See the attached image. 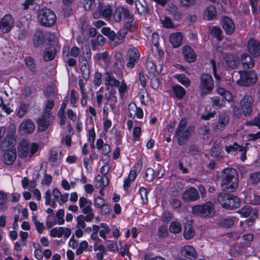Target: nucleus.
<instances>
[{
	"mask_svg": "<svg viewBox=\"0 0 260 260\" xmlns=\"http://www.w3.org/2000/svg\"><path fill=\"white\" fill-rule=\"evenodd\" d=\"M238 186V174L233 168H226L221 172V187L225 192H234Z\"/></svg>",
	"mask_w": 260,
	"mask_h": 260,
	"instance_id": "nucleus-1",
	"label": "nucleus"
},
{
	"mask_svg": "<svg viewBox=\"0 0 260 260\" xmlns=\"http://www.w3.org/2000/svg\"><path fill=\"white\" fill-rule=\"evenodd\" d=\"M187 123L185 119H181L176 129L175 137L179 145L185 144L193 133L194 127L192 125L187 127Z\"/></svg>",
	"mask_w": 260,
	"mask_h": 260,
	"instance_id": "nucleus-2",
	"label": "nucleus"
},
{
	"mask_svg": "<svg viewBox=\"0 0 260 260\" xmlns=\"http://www.w3.org/2000/svg\"><path fill=\"white\" fill-rule=\"evenodd\" d=\"M216 91L218 94L221 96H214L211 98L212 105L217 108H221L225 106L226 102H231L233 100V96L231 93L221 87L218 83H216Z\"/></svg>",
	"mask_w": 260,
	"mask_h": 260,
	"instance_id": "nucleus-3",
	"label": "nucleus"
},
{
	"mask_svg": "<svg viewBox=\"0 0 260 260\" xmlns=\"http://www.w3.org/2000/svg\"><path fill=\"white\" fill-rule=\"evenodd\" d=\"M217 200L222 207L227 209L237 208L240 206V199L231 194L220 193L218 196Z\"/></svg>",
	"mask_w": 260,
	"mask_h": 260,
	"instance_id": "nucleus-4",
	"label": "nucleus"
},
{
	"mask_svg": "<svg viewBox=\"0 0 260 260\" xmlns=\"http://www.w3.org/2000/svg\"><path fill=\"white\" fill-rule=\"evenodd\" d=\"M38 19L42 25L51 27L56 22V17L53 11L49 9L44 8L39 11Z\"/></svg>",
	"mask_w": 260,
	"mask_h": 260,
	"instance_id": "nucleus-5",
	"label": "nucleus"
},
{
	"mask_svg": "<svg viewBox=\"0 0 260 260\" xmlns=\"http://www.w3.org/2000/svg\"><path fill=\"white\" fill-rule=\"evenodd\" d=\"M238 74L240 78L236 82L240 86H251L254 84L257 80V75L253 71H240Z\"/></svg>",
	"mask_w": 260,
	"mask_h": 260,
	"instance_id": "nucleus-6",
	"label": "nucleus"
},
{
	"mask_svg": "<svg viewBox=\"0 0 260 260\" xmlns=\"http://www.w3.org/2000/svg\"><path fill=\"white\" fill-rule=\"evenodd\" d=\"M192 212L193 214L202 217H211L214 213V207L211 202H206L204 205H197L192 207Z\"/></svg>",
	"mask_w": 260,
	"mask_h": 260,
	"instance_id": "nucleus-7",
	"label": "nucleus"
},
{
	"mask_svg": "<svg viewBox=\"0 0 260 260\" xmlns=\"http://www.w3.org/2000/svg\"><path fill=\"white\" fill-rule=\"evenodd\" d=\"M38 146L36 144L30 143L27 141L21 142L18 147V155L19 157L25 158L31 156L38 150Z\"/></svg>",
	"mask_w": 260,
	"mask_h": 260,
	"instance_id": "nucleus-8",
	"label": "nucleus"
},
{
	"mask_svg": "<svg viewBox=\"0 0 260 260\" xmlns=\"http://www.w3.org/2000/svg\"><path fill=\"white\" fill-rule=\"evenodd\" d=\"M200 80L199 88L201 94L206 95L210 93L214 88L212 76L208 74H203L201 76Z\"/></svg>",
	"mask_w": 260,
	"mask_h": 260,
	"instance_id": "nucleus-9",
	"label": "nucleus"
},
{
	"mask_svg": "<svg viewBox=\"0 0 260 260\" xmlns=\"http://www.w3.org/2000/svg\"><path fill=\"white\" fill-rule=\"evenodd\" d=\"M140 58V53L136 47H132L128 49L125 59L126 66L128 69H133L139 62Z\"/></svg>",
	"mask_w": 260,
	"mask_h": 260,
	"instance_id": "nucleus-10",
	"label": "nucleus"
},
{
	"mask_svg": "<svg viewBox=\"0 0 260 260\" xmlns=\"http://www.w3.org/2000/svg\"><path fill=\"white\" fill-rule=\"evenodd\" d=\"M254 98L253 96L246 94L241 100L240 104L244 115L247 116L250 115L252 110V105Z\"/></svg>",
	"mask_w": 260,
	"mask_h": 260,
	"instance_id": "nucleus-11",
	"label": "nucleus"
},
{
	"mask_svg": "<svg viewBox=\"0 0 260 260\" xmlns=\"http://www.w3.org/2000/svg\"><path fill=\"white\" fill-rule=\"evenodd\" d=\"M199 198V191L193 187L186 189L182 194V199L185 202H194Z\"/></svg>",
	"mask_w": 260,
	"mask_h": 260,
	"instance_id": "nucleus-12",
	"label": "nucleus"
},
{
	"mask_svg": "<svg viewBox=\"0 0 260 260\" xmlns=\"http://www.w3.org/2000/svg\"><path fill=\"white\" fill-rule=\"evenodd\" d=\"M14 20L10 15H5L0 21V29L4 33L8 32L13 27Z\"/></svg>",
	"mask_w": 260,
	"mask_h": 260,
	"instance_id": "nucleus-13",
	"label": "nucleus"
},
{
	"mask_svg": "<svg viewBox=\"0 0 260 260\" xmlns=\"http://www.w3.org/2000/svg\"><path fill=\"white\" fill-rule=\"evenodd\" d=\"M53 117L50 113H44L42 117L37 120L39 129L41 131H45L50 124Z\"/></svg>",
	"mask_w": 260,
	"mask_h": 260,
	"instance_id": "nucleus-14",
	"label": "nucleus"
},
{
	"mask_svg": "<svg viewBox=\"0 0 260 260\" xmlns=\"http://www.w3.org/2000/svg\"><path fill=\"white\" fill-rule=\"evenodd\" d=\"M247 48L249 52L254 57L260 56V42L250 39L247 43Z\"/></svg>",
	"mask_w": 260,
	"mask_h": 260,
	"instance_id": "nucleus-15",
	"label": "nucleus"
},
{
	"mask_svg": "<svg viewBox=\"0 0 260 260\" xmlns=\"http://www.w3.org/2000/svg\"><path fill=\"white\" fill-rule=\"evenodd\" d=\"M79 205L83 214H94L93 209L91 206L92 202L84 197H80L79 200Z\"/></svg>",
	"mask_w": 260,
	"mask_h": 260,
	"instance_id": "nucleus-16",
	"label": "nucleus"
},
{
	"mask_svg": "<svg viewBox=\"0 0 260 260\" xmlns=\"http://www.w3.org/2000/svg\"><path fill=\"white\" fill-rule=\"evenodd\" d=\"M71 231L69 228L58 227L53 228L50 231V236L52 237L61 238L63 236L66 238L70 237Z\"/></svg>",
	"mask_w": 260,
	"mask_h": 260,
	"instance_id": "nucleus-17",
	"label": "nucleus"
},
{
	"mask_svg": "<svg viewBox=\"0 0 260 260\" xmlns=\"http://www.w3.org/2000/svg\"><path fill=\"white\" fill-rule=\"evenodd\" d=\"M35 129V125L29 119L23 121L19 125V131L21 135L31 133Z\"/></svg>",
	"mask_w": 260,
	"mask_h": 260,
	"instance_id": "nucleus-18",
	"label": "nucleus"
},
{
	"mask_svg": "<svg viewBox=\"0 0 260 260\" xmlns=\"http://www.w3.org/2000/svg\"><path fill=\"white\" fill-rule=\"evenodd\" d=\"M85 215L82 214L79 215L77 217V227L79 229H84L86 227L85 221L91 222L94 217V214H85Z\"/></svg>",
	"mask_w": 260,
	"mask_h": 260,
	"instance_id": "nucleus-19",
	"label": "nucleus"
},
{
	"mask_svg": "<svg viewBox=\"0 0 260 260\" xmlns=\"http://www.w3.org/2000/svg\"><path fill=\"white\" fill-rule=\"evenodd\" d=\"M180 252L182 255L190 259H195L198 257L196 250L192 246L190 245L183 246Z\"/></svg>",
	"mask_w": 260,
	"mask_h": 260,
	"instance_id": "nucleus-20",
	"label": "nucleus"
},
{
	"mask_svg": "<svg viewBox=\"0 0 260 260\" xmlns=\"http://www.w3.org/2000/svg\"><path fill=\"white\" fill-rule=\"evenodd\" d=\"M182 53L185 60L188 62H193L196 60L197 55L189 46L186 45L183 47Z\"/></svg>",
	"mask_w": 260,
	"mask_h": 260,
	"instance_id": "nucleus-21",
	"label": "nucleus"
},
{
	"mask_svg": "<svg viewBox=\"0 0 260 260\" xmlns=\"http://www.w3.org/2000/svg\"><path fill=\"white\" fill-rule=\"evenodd\" d=\"M52 195L53 196V199L52 200L58 202L59 205L60 206L67 203L68 201L69 194L65 193L62 194L57 188L53 189Z\"/></svg>",
	"mask_w": 260,
	"mask_h": 260,
	"instance_id": "nucleus-22",
	"label": "nucleus"
},
{
	"mask_svg": "<svg viewBox=\"0 0 260 260\" xmlns=\"http://www.w3.org/2000/svg\"><path fill=\"white\" fill-rule=\"evenodd\" d=\"M238 213H240L242 216L244 217L251 216V220L255 219L257 217L258 215L257 211L255 210H253L250 205L244 206L239 210Z\"/></svg>",
	"mask_w": 260,
	"mask_h": 260,
	"instance_id": "nucleus-23",
	"label": "nucleus"
},
{
	"mask_svg": "<svg viewBox=\"0 0 260 260\" xmlns=\"http://www.w3.org/2000/svg\"><path fill=\"white\" fill-rule=\"evenodd\" d=\"M222 26L223 29L228 34H232L235 30V24L231 19L225 16L222 18Z\"/></svg>",
	"mask_w": 260,
	"mask_h": 260,
	"instance_id": "nucleus-24",
	"label": "nucleus"
},
{
	"mask_svg": "<svg viewBox=\"0 0 260 260\" xmlns=\"http://www.w3.org/2000/svg\"><path fill=\"white\" fill-rule=\"evenodd\" d=\"M229 122V117L225 113H221L219 115L218 120L214 126V129L217 131H222L225 128Z\"/></svg>",
	"mask_w": 260,
	"mask_h": 260,
	"instance_id": "nucleus-25",
	"label": "nucleus"
},
{
	"mask_svg": "<svg viewBox=\"0 0 260 260\" xmlns=\"http://www.w3.org/2000/svg\"><path fill=\"white\" fill-rule=\"evenodd\" d=\"M128 111L131 117H136L142 119L143 117V111L142 108L138 107L135 103H131L128 106Z\"/></svg>",
	"mask_w": 260,
	"mask_h": 260,
	"instance_id": "nucleus-26",
	"label": "nucleus"
},
{
	"mask_svg": "<svg viewBox=\"0 0 260 260\" xmlns=\"http://www.w3.org/2000/svg\"><path fill=\"white\" fill-rule=\"evenodd\" d=\"M183 37L181 32H176L170 35L169 40L174 48L180 46L182 42Z\"/></svg>",
	"mask_w": 260,
	"mask_h": 260,
	"instance_id": "nucleus-27",
	"label": "nucleus"
},
{
	"mask_svg": "<svg viewBox=\"0 0 260 260\" xmlns=\"http://www.w3.org/2000/svg\"><path fill=\"white\" fill-rule=\"evenodd\" d=\"M225 61L227 66L232 69L236 68L239 63L238 56L232 54H226Z\"/></svg>",
	"mask_w": 260,
	"mask_h": 260,
	"instance_id": "nucleus-28",
	"label": "nucleus"
},
{
	"mask_svg": "<svg viewBox=\"0 0 260 260\" xmlns=\"http://www.w3.org/2000/svg\"><path fill=\"white\" fill-rule=\"evenodd\" d=\"M109 184V179L107 176L98 175L94 179V185L96 187L105 188Z\"/></svg>",
	"mask_w": 260,
	"mask_h": 260,
	"instance_id": "nucleus-29",
	"label": "nucleus"
},
{
	"mask_svg": "<svg viewBox=\"0 0 260 260\" xmlns=\"http://www.w3.org/2000/svg\"><path fill=\"white\" fill-rule=\"evenodd\" d=\"M96 148L102 151V153L107 156L111 151L110 146L107 143H104L102 139H98L96 142Z\"/></svg>",
	"mask_w": 260,
	"mask_h": 260,
	"instance_id": "nucleus-30",
	"label": "nucleus"
},
{
	"mask_svg": "<svg viewBox=\"0 0 260 260\" xmlns=\"http://www.w3.org/2000/svg\"><path fill=\"white\" fill-rule=\"evenodd\" d=\"M137 175V174L135 171H130L128 176L124 178L123 187L125 191H127L131 183L136 179Z\"/></svg>",
	"mask_w": 260,
	"mask_h": 260,
	"instance_id": "nucleus-31",
	"label": "nucleus"
},
{
	"mask_svg": "<svg viewBox=\"0 0 260 260\" xmlns=\"http://www.w3.org/2000/svg\"><path fill=\"white\" fill-rule=\"evenodd\" d=\"M61 159V152L59 154L55 149H52L50 152L49 161L51 165H57L60 162Z\"/></svg>",
	"mask_w": 260,
	"mask_h": 260,
	"instance_id": "nucleus-32",
	"label": "nucleus"
},
{
	"mask_svg": "<svg viewBox=\"0 0 260 260\" xmlns=\"http://www.w3.org/2000/svg\"><path fill=\"white\" fill-rule=\"evenodd\" d=\"M216 16V10L213 5L208 6L204 12V18L207 20H211L214 19Z\"/></svg>",
	"mask_w": 260,
	"mask_h": 260,
	"instance_id": "nucleus-33",
	"label": "nucleus"
},
{
	"mask_svg": "<svg viewBox=\"0 0 260 260\" xmlns=\"http://www.w3.org/2000/svg\"><path fill=\"white\" fill-rule=\"evenodd\" d=\"M146 68L150 73L154 74H159L161 73L162 70V66L159 64L156 66L154 64L153 61L151 59H147L146 62Z\"/></svg>",
	"mask_w": 260,
	"mask_h": 260,
	"instance_id": "nucleus-34",
	"label": "nucleus"
},
{
	"mask_svg": "<svg viewBox=\"0 0 260 260\" xmlns=\"http://www.w3.org/2000/svg\"><path fill=\"white\" fill-rule=\"evenodd\" d=\"M241 60L243 67L245 69H251L254 66V61L247 53H244L241 56Z\"/></svg>",
	"mask_w": 260,
	"mask_h": 260,
	"instance_id": "nucleus-35",
	"label": "nucleus"
},
{
	"mask_svg": "<svg viewBox=\"0 0 260 260\" xmlns=\"http://www.w3.org/2000/svg\"><path fill=\"white\" fill-rule=\"evenodd\" d=\"M237 219L236 217H229L219 219L217 221V224L224 228H230L233 225L235 222H237Z\"/></svg>",
	"mask_w": 260,
	"mask_h": 260,
	"instance_id": "nucleus-36",
	"label": "nucleus"
},
{
	"mask_svg": "<svg viewBox=\"0 0 260 260\" xmlns=\"http://www.w3.org/2000/svg\"><path fill=\"white\" fill-rule=\"evenodd\" d=\"M113 56L115 59L114 65L117 67L118 69H122L124 63L122 54L119 51H115L113 53Z\"/></svg>",
	"mask_w": 260,
	"mask_h": 260,
	"instance_id": "nucleus-37",
	"label": "nucleus"
},
{
	"mask_svg": "<svg viewBox=\"0 0 260 260\" xmlns=\"http://www.w3.org/2000/svg\"><path fill=\"white\" fill-rule=\"evenodd\" d=\"M105 84L106 85L112 87H118L119 85L120 82L109 73H107L105 74Z\"/></svg>",
	"mask_w": 260,
	"mask_h": 260,
	"instance_id": "nucleus-38",
	"label": "nucleus"
},
{
	"mask_svg": "<svg viewBox=\"0 0 260 260\" xmlns=\"http://www.w3.org/2000/svg\"><path fill=\"white\" fill-rule=\"evenodd\" d=\"M16 157L15 151L10 150L4 153V162L7 165H11L15 160Z\"/></svg>",
	"mask_w": 260,
	"mask_h": 260,
	"instance_id": "nucleus-39",
	"label": "nucleus"
},
{
	"mask_svg": "<svg viewBox=\"0 0 260 260\" xmlns=\"http://www.w3.org/2000/svg\"><path fill=\"white\" fill-rule=\"evenodd\" d=\"M45 35L42 31L36 32L34 38V44L36 47H39L45 42Z\"/></svg>",
	"mask_w": 260,
	"mask_h": 260,
	"instance_id": "nucleus-40",
	"label": "nucleus"
},
{
	"mask_svg": "<svg viewBox=\"0 0 260 260\" xmlns=\"http://www.w3.org/2000/svg\"><path fill=\"white\" fill-rule=\"evenodd\" d=\"M81 50L77 46H73L70 50L69 48H64L62 51V56H71L76 57L78 56Z\"/></svg>",
	"mask_w": 260,
	"mask_h": 260,
	"instance_id": "nucleus-41",
	"label": "nucleus"
},
{
	"mask_svg": "<svg viewBox=\"0 0 260 260\" xmlns=\"http://www.w3.org/2000/svg\"><path fill=\"white\" fill-rule=\"evenodd\" d=\"M56 54V50L53 47L47 48L44 52V59L45 61H50L52 60Z\"/></svg>",
	"mask_w": 260,
	"mask_h": 260,
	"instance_id": "nucleus-42",
	"label": "nucleus"
},
{
	"mask_svg": "<svg viewBox=\"0 0 260 260\" xmlns=\"http://www.w3.org/2000/svg\"><path fill=\"white\" fill-rule=\"evenodd\" d=\"M28 105L25 103H20L16 110L17 116L19 118H22L27 113L28 109Z\"/></svg>",
	"mask_w": 260,
	"mask_h": 260,
	"instance_id": "nucleus-43",
	"label": "nucleus"
},
{
	"mask_svg": "<svg viewBox=\"0 0 260 260\" xmlns=\"http://www.w3.org/2000/svg\"><path fill=\"white\" fill-rule=\"evenodd\" d=\"M93 59L95 62L103 61L104 62H106L110 60V58L109 57V53L107 51L95 54L93 56Z\"/></svg>",
	"mask_w": 260,
	"mask_h": 260,
	"instance_id": "nucleus-44",
	"label": "nucleus"
},
{
	"mask_svg": "<svg viewBox=\"0 0 260 260\" xmlns=\"http://www.w3.org/2000/svg\"><path fill=\"white\" fill-rule=\"evenodd\" d=\"M174 78L176 79L179 82H180L186 87H188L190 84V80L184 74H175L174 75Z\"/></svg>",
	"mask_w": 260,
	"mask_h": 260,
	"instance_id": "nucleus-45",
	"label": "nucleus"
},
{
	"mask_svg": "<svg viewBox=\"0 0 260 260\" xmlns=\"http://www.w3.org/2000/svg\"><path fill=\"white\" fill-rule=\"evenodd\" d=\"M172 90L175 96L179 99H181L186 93L185 90L180 85H175L173 86Z\"/></svg>",
	"mask_w": 260,
	"mask_h": 260,
	"instance_id": "nucleus-46",
	"label": "nucleus"
},
{
	"mask_svg": "<svg viewBox=\"0 0 260 260\" xmlns=\"http://www.w3.org/2000/svg\"><path fill=\"white\" fill-rule=\"evenodd\" d=\"M195 232L189 224H186L184 226V238L186 240L192 239L194 236Z\"/></svg>",
	"mask_w": 260,
	"mask_h": 260,
	"instance_id": "nucleus-47",
	"label": "nucleus"
},
{
	"mask_svg": "<svg viewBox=\"0 0 260 260\" xmlns=\"http://www.w3.org/2000/svg\"><path fill=\"white\" fill-rule=\"evenodd\" d=\"M242 150L243 146L238 145L236 142H235L233 145L225 147V150L228 153H237Z\"/></svg>",
	"mask_w": 260,
	"mask_h": 260,
	"instance_id": "nucleus-48",
	"label": "nucleus"
},
{
	"mask_svg": "<svg viewBox=\"0 0 260 260\" xmlns=\"http://www.w3.org/2000/svg\"><path fill=\"white\" fill-rule=\"evenodd\" d=\"M249 182L253 185L260 182V171L253 172L249 174Z\"/></svg>",
	"mask_w": 260,
	"mask_h": 260,
	"instance_id": "nucleus-49",
	"label": "nucleus"
},
{
	"mask_svg": "<svg viewBox=\"0 0 260 260\" xmlns=\"http://www.w3.org/2000/svg\"><path fill=\"white\" fill-rule=\"evenodd\" d=\"M124 39L117 33L114 32L113 36L110 39V43L111 45L116 47L122 43Z\"/></svg>",
	"mask_w": 260,
	"mask_h": 260,
	"instance_id": "nucleus-50",
	"label": "nucleus"
},
{
	"mask_svg": "<svg viewBox=\"0 0 260 260\" xmlns=\"http://www.w3.org/2000/svg\"><path fill=\"white\" fill-rule=\"evenodd\" d=\"M100 226L102 229L99 232L100 236L106 240V235L110 232V229L108 224L105 223H101Z\"/></svg>",
	"mask_w": 260,
	"mask_h": 260,
	"instance_id": "nucleus-51",
	"label": "nucleus"
},
{
	"mask_svg": "<svg viewBox=\"0 0 260 260\" xmlns=\"http://www.w3.org/2000/svg\"><path fill=\"white\" fill-rule=\"evenodd\" d=\"M123 7H118L115 10L113 14V17L114 20L119 22L121 21L122 18V14H123Z\"/></svg>",
	"mask_w": 260,
	"mask_h": 260,
	"instance_id": "nucleus-52",
	"label": "nucleus"
},
{
	"mask_svg": "<svg viewBox=\"0 0 260 260\" xmlns=\"http://www.w3.org/2000/svg\"><path fill=\"white\" fill-rule=\"evenodd\" d=\"M181 225L178 222L173 221L170 224V231L172 233H179L181 232Z\"/></svg>",
	"mask_w": 260,
	"mask_h": 260,
	"instance_id": "nucleus-53",
	"label": "nucleus"
},
{
	"mask_svg": "<svg viewBox=\"0 0 260 260\" xmlns=\"http://www.w3.org/2000/svg\"><path fill=\"white\" fill-rule=\"evenodd\" d=\"M104 88L101 87L96 92V100L98 107H101L104 99Z\"/></svg>",
	"mask_w": 260,
	"mask_h": 260,
	"instance_id": "nucleus-54",
	"label": "nucleus"
},
{
	"mask_svg": "<svg viewBox=\"0 0 260 260\" xmlns=\"http://www.w3.org/2000/svg\"><path fill=\"white\" fill-rule=\"evenodd\" d=\"M184 185L180 181H177L174 184L172 192L174 196H177L182 191Z\"/></svg>",
	"mask_w": 260,
	"mask_h": 260,
	"instance_id": "nucleus-55",
	"label": "nucleus"
},
{
	"mask_svg": "<svg viewBox=\"0 0 260 260\" xmlns=\"http://www.w3.org/2000/svg\"><path fill=\"white\" fill-rule=\"evenodd\" d=\"M64 215V211L63 209H59L56 213V217L57 218L56 223L59 225L63 224L64 222L63 217Z\"/></svg>",
	"mask_w": 260,
	"mask_h": 260,
	"instance_id": "nucleus-56",
	"label": "nucleus"
},
{
	"mask_svg": "<svg viewBox=\"0 0 260 260\" xmlns=\"http://www.w3.org/2000/svg\"><path fill=\"white\" fill-rule=\"evenodd\" d=\"M196 0H179V4L183 8H188L195 5Z\"/></svg>",
	"mask_w": 260,
	"mask_h": 260,
	"instance_id": "nucleus-57",
	"label": "nucleus"
},
{
	"mask_svg": "<svg viewBox=\"0 0 260 260\" xmlns=\"http://www.w3.org/2000/svg\"><path fill=\"white\" fill-rule=\"evenodd\" d=\"M139 193L140 194V196L141 197V199L143 203L145 204V203H147V202H148V198H147L148 191H147V189L143 187H141L139 188Z\"/></svg>",
	"mask_w": 260,
	"mask_h": 260,
	"instance_id": "nucleus-58",
	"label": "nucleus"
},
{
	"mask_svg": "<svg viewBox=\"0 0 260 260\" xmlns=\"http://www.w3.org/2000/svg\"><path fill=\"white\" fill-rule=\"evenodd\" d=\"M118 87V92L119 93L120 97L121 99L124 98L125 92L127 90V86L126 83L122 81Z\"/></svg>",
	"mask_w": 260,
	"mask_h": 260,
	"instance_id": "nucleus-59",
	"label": "nucleus"
},
{
	"mask_svg": "<svg viewBox=\"0 0 260 260\" xmlns=\"http://www.w3.org/2000/svg\"><path fill=\"white\" fill-rule=\"evenodd\" d=\"M160 21L163 26L166 28H172L173 27V24L170 18L166 16H162L160 18Z\"/></svg>",
	"mask_w": 260,
	"mask_h": 260,
	"instance_id": "nucleus-60",
	"label": "nucleus"
},
{
	"mask_svg": "<svg viewBox=\"0 0 260 260\" xmlns=\"http://www.w3.org/2000/svg\"><path fill=\"white\" fill-rule=\"evenodd\" d=\"M154 176V170L151 168H148L145 172L144 178L148 181H152Z\"/></svg>",
	"mask_w": 260,
	"mask_h": 260,
	"instance_id": "nucleus-61",
	"label": "nucleus"
},
{
	"mask_svg": "<svg viewBox=\"0 0 260 260\" xmlns=\"http://www.w3.org/2000/svg\"><path fill=\"white\" fill-rule=\"evenodd\" d=\"M25 61L26 66L31 71V72H35L36 65L33 59L29 56H27L25 58Z\"/></svg>",
	"mask_w": 260,
	"mask_h": 260,
	"instance_id": "nucleus-62",
	"label": "nucleus"
},
{
	"mask_svg": "<svg viewBox=\"0 0 260 260\" xmlns=\"http://www.w3.org/2000/svg\"><path fill=\"white\" fill-rule=\"evenodd\" d=\"M136 8L139 14L140 15H145V14L148 13V9L147 7H144L143 5L141 4L140 3L138 4L137 3H135Z\"/></svg>",
	"mask_w": 260,
	"mask_h": 260,
	"instance_id": "nucleus-63",
	"label": "nucleus"
},
{
	"mask_svg": "<svg viewBox=\"0 0 260 260\" xmlns=\"http://www.w3.org/2000/svg\"><path fill=\"white\" fill-rule=\"evenodd\" d=\"M88 243L86 241H82L79 244V247L76 250V253L77 255L81 254L84 250L88 247Z\"/></svg>",
	"mask_w": 260,
	"mask_h": 260,
	"instance_id": "nucleus-64",
	"label": "nucleus"
}]
</instances>
